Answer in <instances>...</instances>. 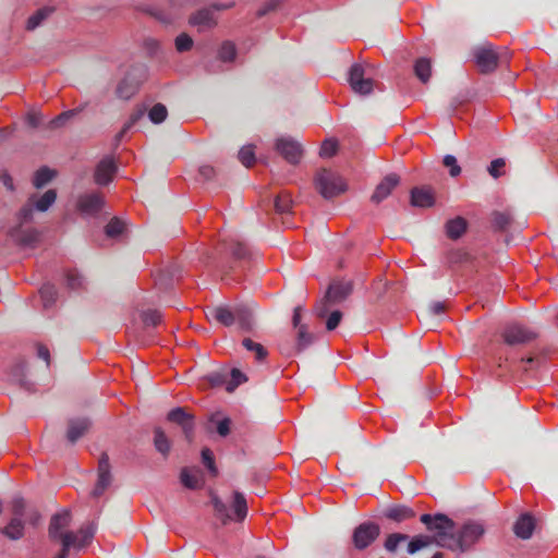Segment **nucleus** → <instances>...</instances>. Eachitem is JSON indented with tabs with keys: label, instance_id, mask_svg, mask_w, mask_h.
Wrapping results in <instances>:
<instances>
[{
	"label": "nucleus",
	"instance_id": "obj_12",
	"mask_svg": "<svg viewBox=\"0 0 558 558\" xmlns=\"http://www.w3.org/2000/svg\"><path fill=\"white\" fill-rule=\"evenodd\" d=\"M233 7V3L229 4H215L211 8H204L195 12L190 17V23L197 26L199 31L213 28L217 24L215 16L216 10H227Z\"/></svg>",
	"mask_w": 558,
	"mask_h": 558
},
{
	"label": "nucleus",
	"instance_id": "obj_7",
	"mask_svg": "<svg viewBox=\"0 0 558 558\" xmlns=\"http://www.w3.org/2000/svg\"><path fill=\"white\" fill-rule=\"evenodd\" d=\"M474 63L477 70L483 74L494 72L499 64V53L490 44L477 46L472 51Z\"/></svg>",
	"mask_w": 558,
	"mask_h": 558
},
{
	"label": "nucleus",
	"instance_id": "obj_49",
	"mask_svg": "<svg viewBox=\"0 0 558 558\" xmlns=\"http://www.w3.org/2000/svg\"><path fill=\"white\" fill-rule=\"evenodd\" d=\"M338 150V142L336 140H325L322 144L319 155L325 158L332 157Z\"/></svg>",
	"mask_w": 558,
	"mask_h": 558
},
{
	"label": "nucleus",
	"instance_id": "obj_43",
	"mask_svg": "<svg viewBox=\"0 0 558 558\" xmlns=\"http://www.w3.org/2000/svg\"><path fill=\"white\" fill-rule=\"evenodd\" d=\"M292 207L291 195L288 192H281L275 198V208L279 214L289 213Z\"/></svg>",
	"mask_w": 558,
	"mask_h": 558
},
{
	"label": "nucleus",
	"instance_id": "obj_20",
	"mask_svg": "<svg viewBox=\"0 0 558 558\" xmlns=\"http://www.w3.org/2000/svg\"><path fill=\"white\" fill-rule=\"evenodd\" d=\"M0 532L11 541H19L24 537L25 522L21 518L12 517L9 523L3 526Z\"/></svg>",
	"mask_w": 558,
	"mask_h": 558
},
{
	"label": "nucleus",
	"instance_id": "obj_14",
	"mask_svg": "<svg viewBox=\"0 0 558 558\" xmlns=\"http://www.w3.org/2000/svg\"><path fill=\"white\" fill-rule=\"evenodd\" d=\"M112 483L111 468L109 463V456L101 453L98 462V478L92 492L96 498L100 497Z\"/></svg>",
	"mask_w": 558,
	"mask_h": 558
},
{
	"label": "nucleus",
	"instance_id": "obj_24",
	"mask_svg": "<svg viewBox=\"0 0 558 558\" xmlns=\"http://www.w3.org/2000/svg\"><path fill=\"white\" fill-rule=\"evenodd\" d=\"M415 515L412 508L407 506H395L386 510L385 517L396 522L409 520Z\"/></svg>",
	"mask_w": 558,
	"mask_h": 558
},
{
	"label": "nucleus",
	"instance_id": "obj_16",
	"mask_svg": "<svg viewBox=\"0 0 558 558\" xmlns=\"http://www.w3.org/2000/svg\"><path fill=\"white\" fill-rule=\"evenodd\" d=\"M77 209L84 215H96L104 206V201L98 193H86L77 198Z\"/></svg>",
	"mask_w": 558,
	"mask_h": 558
},
{
	"label": "nucleus",
	"instance_id": "obj_31",
	"mask_svg": "<svg viewBox=\"0 0 558 558\" xmlns=\"http://www.w3.org/2000/svg\"><path fill=\"white\" fill-rule=\"evenodd\" d=\"M154 445L156 450L165 457L170 452L171 444L160 427H157L154 430Z\"/></svg>",
	"mask_w": 558,
	"mask_h": 558
},
{
	"label": "nucleus",
	"instance_id": "obj_27",
	"mask_svg": "<svg viewBox=\"0 0 558 558\" xmlns=\"http://www.w3.org/2000/svg\"><path fill=\"white\" fill-rule=\"evenodd\" d=\"M54 11L52 7H44L32 14L26 21V29L34 31L47 20Z\"/></svg>",
	"mask_w": 558,
	"mask_h": 558
},
{
	"label": "nucleus",
	"instance_id": "obj_56",
	"mask_svg": "<svg viewBox=\"0 0 558 558\" xmlns=\"http://www.w3.org/2000/svg\"><path fill=\"white\" fill-rule=\"evenodd\" d=\"M66 284L70 289L76 290L83 284V277L75 271H69L66 274Z\"/></svg>",
	"mask_w": 558,
	"mask_h": 558
},
{
	"label": "nucleus",
	"instance_id": "obj_41",
	"mask_svg": "<svg viewBox=\"0 0 558 558\" xmlns=\"http://www.w3.org/2000/svg\"><path fill=\"white\" fill-rule=\"evenodd\" d=\"M119 171L117 161L111 158L107 157L104 158L97 166L95 174H116Z\"/></svg>",
	"mask_w": 558,
	"mask_h": 558
},
{
	"label": "nucleus",
	"instance_id": "obj_11",
	"mask_svg": "<svg viewBox=\"0 0 558 558\" xmlns=\"http://www.w3.org/2000/svg\"><path fill=\"white\" fill-rule=\"evenodd\" d=\"M276 151L289 163L296 165L303 156L302 145L291 136H280L275 141Z\"/></svg>",
	"mask_w": 558,
	"mask_h": 558
},
{
	"label": "nucleus",
	"instance_id": "obj_21",
	"mask_svg": "<svg viewBox=\"0 0 558 558\" xmlns=\"http://www.w3.org/2000/svg\"><path fill=\"white\" fill-rule=\"evenodd\" d=\"M209 319H214L222 326L230 327L235 323V311L232 312L228 307L217 306L207 314Z\"/></svg>",
	"mask_w": 558,
	"mask_h": 558
},
{
	"label": "nucleus",
	"instance_id": "obj_9",
	"mask_svg": "<svg viewBox=\"0 0 558 558\" xmlns=\"http://www.w3.org/2000/svg\"><path fill=\"white\" fill-rule=\"evenodd\" d=\"M315 190L326 199L336 197L344 193L348 189V183L343 177H315Z\"/></svg>",
	"mask_w": 558,
	"mask_h": 558
},
{
	"label": "nucleus",
	"instance_id": "obj_4",
	"mask_svg": "<svg viewBox=\"0 0 558 558\" xmlns=\"http://www.w3.org/2000/svg\"><path fill=\"white\" fill-rule=\"evenodd\" d=\"M352 282L351 281H335L332 282L325 296L318 302L316 305V314L318 317L323 318L328 313V306L330 304H339L343 302L352 292Z\"/></svg>",
	"mask_w": 558,
	"mask_h": 558
},
{
	"label": "nucleus",
	"instance_id": "obj_54",
	"mask_svg": "<svg viewBox=\"0 0 558 558\" xmlns=\"http://www.w3.org/2000/svg\"><path fill=\"white\" fill-rule=\"evenodd\" d=\"M442 163L446 168L449 169V174H460L461 173V167L458 163V160L452 155H446L442 159Z\"/></svg>",
	"mask_w": 558,
	"mask_h": 558
},
{
	"label": "nucleus",
	"instance_id": "obj_38",
	"mask_svg": "<svg viewBox=\"0 0 558 558\" xmlns=\"http://www.w3.org/2000/svg\"><path fill=\"white\" fill-rule=\"evenodd\" d=\"M56 198H57L56 191L48 190L37 201L34 198V206L38 211H46L56 202Z\"/></svg>",
	"mask_w": 558,
	"mask_h": 558
},
{
	"label": "nucleus",
	"instance_id": "obj_40",
	"mask_svg": "<svg viewBox=\"0 0 558 558\" xmlns=\"http://www.w3.org/2000/svg\"><path fill=\"white\" fill-rule=\"evenodd\" d=\"M167 117H168V110H167L166 106L160 102L154 105L148 110V118L155 124L162 123L167 119Z\"/></svg>",
	"mask_w": 558,
	"mask_h": 558
},
{
	"label": "nucleus",
	"instance_id": "obj_26",
	"mask_svg": "<svg viewBox=\"0 0 558 558\" xmlns=\"http://www.w3.org/2000/svg\"><path fill=\"white\" fill-rule=\"evenodd\" d=\"M235 323L243 331H251L255 326L253 313L247 307L235 308Z\"/></svg>",
	"mask_w": 558,
	"mask_h": 558
},
{
	"label": "nucleus",
	"instance_id": "obj_59",
	"mask_svg": "<svg viewBox=\"0 0 558 558\" xmlns=\"http://www.w3.org/2000/svg\"><path fill=\"white\" fill-rule=\"evenodd\" d=\"M278 5L279 0H268L257 10L256 14L258 17L265 16L269 12L275 11Z\"/></svg>",
	"mask_w": 558,
	"mask_h": 558
},
{
	"label": "nucleus",
	"instance_id": "obj_3",
	"mask_svg": "<svg viewBox=\"0 0 558 558\" xmlns=\"http://www.w3.org/2000/svg\"><path fill=\"white\" fill-rule=\"evenodd\" d=\"M211 504L216 518H218L223 524L233 519L242 521L247 514L245 497L239 492H235L233 495L232 512L234 513V517H232L229 508L218 498V496L211 495Z\"/></svg>",
	"mask_w": 558,
	"mask_h": 558
},
{
	"label": "nucleus",
	"instance_id": "obj_22",
	"mask_svg": "<svg viewBox=\"0 0 558 558\" xmlns=\"http://www.w3.org/2000/svg\"><path fill=\"white\" fill-rule=\"evenodd\" d=\"M411 204L417 207H430L434 204V195L430 189L414 187L411 191Z\"/></svg>",
	"mask_w": 558,
	"mask_h": 558
},
{
	"label": "nucleus",
	"instance_id": "obj_18",
	"mask_svg": "<svg viewBox=\"0 0 558 558\" xmlns=\"http://www.w3.org/2000/svg\"><path fill=\"white\" fill-rule=\"evenodd\" d=\"M535 529V519L530 513L521 514L513 525V532L517 537L522 539L531 538Z\"/></svg>",
	"mask_w": 558,
	"mask_h": 558
},
{
	"label": "nucleus",
	"instance_id": "obj_28",
	"mask_svg": "<svg viewBox=\"0 0 558 558\" xmlns=\"http://www.w3.org/2000/svg\"><path fill=\"white\" fill-rule=\"evenodd\" d=\"M10 236L22 245H31L37 240V232L35 230H22L21 226L10 230Z\"/></svg>",
	"mask_w": 558,
	"mask_h": 558
},
{
	"label": "nucleus",
	"instance_id": "obj_50",
	"mask_svg": "<svg viewBox=\"0 0 558 558\" xmlns=\"http://www.w3.org/2000/svg\"><path fill=\"white\" fill-rule=\"evenodd\" d=\"M175 49L179 52H185L192 49L193 47V39L185 33L180 34L175 38Z\"/></svg>",
	"mask_w": 558,
	"mask_h": 558
},
{
	"label": "nucleus",
	"instance_id": "obj_52",
	"mask_svg": "<svg viewBox=\"0 0 558 558\" xmlns=\"http://www.w3.org/2000/svg\"><path fill=\"white\" fill-rule=\"evenodd\" d=\"M202 460H203V463L205 464V466L209 470V472L214 476H216L218 471H217V468L215 465V460H214L213 452L208 448H204L202 450Z\"/></svg>",
	"mask_w": 558,
	"mask_h": 558
},
{
	"label": "nucleus",
	"instance_id": "obj_63",
	"mask_svg": "<svg viewBox=\"0 0 558 558\" xmlns=\"http://www.w3.org/2000/svg\"><path fill=\"white\" fill-rule=\"evenodd\" d=\"M27 123L28 125H31L32 128H37L40 125L41 123V117L39 113H36V112H32V113H28L27 114Z\"/></svg>",
	"mask_w": 558,
	"mask_h": 558
},
{
	"label": "nucleus",
	"instance_id": "obj_60",
	"mask_svg": "<svg viewBox=\"0 0 558 558\" xmlns=\"http://www.w3.org/2000/svg\"><path fill=\"white\" fill-rule=\"evenodd\" d=\"M232 255L236 259H244L248 256V251L244 244L236 242L231 247Z\"/></svg>",
	"mask_w": 558,
	"mask_h": 558
},
{
	"label": "nucleus",
	"instance_id": "obj_30",
	"mask_svg": "<svg viewBox=\"0 0 558 558\" xmlns=\"http://www.w3.org/2000/svg\"><path fill=\"white\" fill-rule=\"evenodd\" d=\"M414 73L422 83H427L432 74V63L427 58H420L414 64Z\"/></svg>",
	"mask_w": 558,
	"mask_h": 558
},
{
	"label": "nucleus",
	"instance_id": "obj_6",
	"mask_svg": "<svg viewBox=\"0 0 558 558\" xmlns=\"http://www.w3.org/2000/svg\"><path fill=\"white\" fill-rule=\"evenodd\" d=\"M146 80V70L144 66L132 68L126 75L119 82L116 94L121 99H130L136 94L143 82Z\"/></svg>",
	"mask_w": 558,
	"mask_h": 558
},
{
	"label": "nucleus",
	"instance_id": "obj_61",
	"mask_svg": "<svg viewBox=\"0 0 558 558\" xmlns=\"http://www.w3.org/2000/svg\"><path fill=\"white\" fill-rule=\"evenodd\" d=\"M230 425H231V421L228 417L219 421L218 424H217V433L221 437L228 436L229 433H230Z\"/></svg>",
	"mask_w": 558,
	"mask_h": 558
},
{
	"label": "nucleus",
	"instance_id": "obj_32",
	"mask_svg": "<svg viewBox=\"0 0 558 558\" xmlns=\"http://www.w3.org/2000/svg\"><path fill=\"white\" fill-rule=\"evenodd\" d=\"M492 226L497 231L506 230L511 223V215L508 211L495 210L490 216Z\"/></svg>",
	"mask_w": 558,
	"mask_h": 558
},
{
	"label": "nucleus",
	"instance_id": "obj_17",
	"mask_svg": "<svg viewBox=\"0 0 558 558\" xmlns=\"http://www.w3.org/2000/svg\"><path fill=\"white\" fill-rule=\"evenodd\" d=\"M90 421L87 417L71 418L68 422L66 439L71 444H75L90 428Z\"/></svg>",
	"mask_w": 558,
	"mask_h": 558
},
{
	"label": "nucleus",
	"instance_id": "obj_34",
	"mask_svg": "<svg viewBox=\"0 0 558 558\" xmlns=\"http://www.w3.org/2000/svg\"><path fill=\"white\" fill-rule=\"evenodd\" d=\"M87 107V104H84L77 108L64 111L57 116L54 119H52L49 122L50 129H57L62 126L69 119L75 117L76 114L81 113L85 108Z\"/></svg>",
	"mask_w": 558,
	"mask_h": 558
},
{
	"label": "nucleus",
	"instance_id": "obj_53",
	"mask_svg": "<svg viewBox=\"0 0 558 558\" xmlns=\"http://www.w3.org/2000/svg\"><path fill=\"white\" fill-rule=\"evenodd\" d=\"M229 373L227 371H217L208 375V380L213 386L226 385L228 383Z\"/></svg>",
	"mask_w": 558,
	"mask_h": 558
},
{
	"label": "nucleus",
	"instance_id": "obj_1",
	"mask_svg": "<svg viewBox=\"0 0 558 558\" xmlns=\"http://www.w3.org/2000/svg\"><path fill=\"white\" fill-rule=\"evenodd\" d=\"M420 520L430 533L427 536L430 538L432 544L449 550L457 546L453 539L456 523L449 517L442 513L435 515L424 513Z\"/></svg>",
	"mask_w": 558,
	"mask_h": 558
},
{
	"label": "nucleus",
	"instance_id": "obj_13",
	"mask_svg": "<svg viewBox=\"0 0 558 558\" xmlns=\"http://www.w3.org/2000/svg\"><path fill=\"white\" fill-rule=\"evenodd\" d=\"M348 81L352 90L356 94L368 95L373 92L374 81L365 77V70L361 64L351 66Z\"/></svg>",
	"mask_w": 558,
	"mask_h": 558
},
{
	"label": "nucleus",
	"instance_id": "obj_10",
	"mask_svg": "<svg viewBox=\"0 0 558 558\" xmlns=\"http://www.w3.org/2000/svg\"><path fill=\"white\" fill-rule=\"evenodd\" d=\"M380 535V527L375 522H363L357 525L352 535V542L356 549L363 550L372 545Z\"/></svg>",
	"mask_w": 558,
	"mask_h": 558
},
{
	"label": "nucleus",
	"instance_id": "obj_44",
	"mask_svg": "<svg viewBox=\"0 0 558 558\" xmlns=\"http://www.w3.org/2000/svg\"><path fill=\"white\" fill-rule=\"evenodd\" d=\"M235 56L236 48L231 41H225L218 51V58L222 62H232L235 59Z\"/></svg>",
	"mask_w": 558,
	"mask_h": 558
},
{
	"label": "nucleus",
	"instance_id": "obj_33",
	"mask_svg": "<svg viewBox=\"0 0 558 558\" xmlns=\"http://www.w3.org/2000/svg\"><path fill=\"white\" fill-rule=\"evenodd\" d=\"M242 345L247 350L254 353L255 360L257 362H263L268 355V351L265 347L258 342L253 341L251 338H244L242 340Z\"/></svg>",
	"mask_w": 558,
	"mask_h": 558
},
{
	"label": "nucleus",
	"instance_id": "obj_51",
	"mask_svg": "<svg viewBox=\"0 0 558 558\" xmlns=\"http://www.w3.org/2000/svg\"><path fill=\"white\" fill-rule=\"evenodd\" d=\"M34 207V196H32L29 197L27 204L24 205L19 211V219L21 221V225L32 220Z\"/></svg>",
	"mask_w": 558,
	"mask_h": 558
},
{
	"label": "nucleus",
	"instance_id": "obj_25",
	"mask_svg": "<svg viewBox=\"0 0 558 558\" xmlns=\"http://www.w3.org/2000/svg\"><path fill=\"white\" fill-rule=\"evenodd\" d=\"M72 536L73 542L71 548L80 550L90 543L94 536V530L92 526L82 527L76 533L72 532Z\"/></svg>",
	"mask_w": 558,
	"mask_h": 558
},
{
	"label": "nucleus",
	"instance_id": "obj_62",
	"mask_svg": "<svg viewBox=\"0 0 558 558\" xmlns=\"http://www.w3.org/2000/svg\"><path fill=\"white\" fill-rule=\"evenodd\" d=\"M37 355L46 362L47 366L50 364V353L47 347L39 344L37 348Z\"/></svg>",
	"mask_w": 558,
	"mask_h": 558
},
{
	"label": "nucleus",
	"instance_id": "obj_2",
	"mask_svg": "<svg viewBox=\"0 0 558 558\" xmlns=\"http://www.w3.org/2000/svg\"><path fill=\"white\" fill-rule=\"evenodd\" d=\"M71 513L64 510L51 517L48 527V536L52 542L61 544V550L54 558H68L73 542L71 531H64L70 526Z\"/></svg>",
	"mask_w": 558,
	"mask_h": 558
},
{
	"label": "nucleus",
	"instance_id": "obj_37",
	"mask_svg": "<svg viewBox=\"0 0 558 558\" xmlns=\"http://www.w3.org/2000/svg\"><path fill=\"white\" fill-rule=\"evenodd\" d=\"M147 112V107L145 105H138L130 114L129 120L125 122L124 126L121 130L120 136L126 133L132 126H134Z\"/></svg>",
	"mask_w": 558,
	"mask_h": 558
},
{
	"label": "nucleus",
	"instance_id": "obj_47",
	"mask_svg": "<svg viewBox=\"0 0 558 558\" xmlns=\"http://www.w3.org/2000/svg\"><path fill=\"white\" fill-rule=\"evenodd\" d=\"M239 160L246 168H250L255 162V150L253 145H245L239 151Z\"/></svg>",
	"mask_w": 558,
	"mask_h": 558
},
{
	"label": "nucleus",
	"instance_id": "obj_35",
	"mask_svg": "<svg viewBox=\"0 0 558 558\" xmlns=\"http://www.w3.org/2000/svg\"><path fill=\"white\" fill-rule=\"evenodd\" d=\"M247 381V377L239 368H232L229 373L226 390L233 392L241 384Z\"/></svg>",
	"mask_w": 558,
	"mask_h": 558
},
{
	"label": "nucleus",
	"instance_id": "obj_42",
	"mask_svg": "<svg viewBox=\"0 0 558 558\" xmlns=\"http://www.w3.org/2000/svg\"><path fill=\"white\" fill-rule=\"evenodd\" d=\"M432 545L430 538L427 535H416L408 544V553L413 555L418 550Z\"/></svg>",
	"mask_w": 558,
	"mask_h": 558
},
{
	"label": "nucleus",
	"instance_id": "obj_19",
	"mask_svg": "<svg viewBox=\"0 0 558 558\" xmlns=\"http://www.w3.org/2000/svg\"><path fill=\"white\" fill-rule=\"evenodd\" d=\"M399 184L398 177H386L375 189L371 196V201L375 204H379L387 198L391 191Z\"/></svg>",
	"mask_w": 558,
	"mask_h": 558
},
{
	"label": "nucleus",
	"instance_id": "obj_45",
	"mask_svg": "<svg viewBox=\"0 0 558 558\" xmlns=\"http://www.w3.org/2000/svg\"><path fill=\"white\" fill-rule=\"evenodd\" d=\"M39 293L45 307L51 305L56 301L57 289L51 283L43 284V287L39 290Z\"/></svg>",
	"mask_w": 558,
	"mask_h": 558
},
{
	"label": "nucleus",
	"instance_id": "obj_5",
	"mask_svg": "<svg viewBox=\"0 0 558 558\" xmlns=\"http://www.w3.org/2000/svg\"><path fill=\"white\" fill-rule=\"evenodd\" d=\"M485 529L482 523L476 521L465 522L459 530H454L453 539L457 546L452 551H465L476 544L484 535Z\"/></svg>",
	"mask_w": 558,
	"mask_h": 558
},
{
	"label": "nucleus",
	"instance_id": "obj_39",
	"mask_svg": "<svg viewBox=\"0 0 558 558\" xmlns=\"http://www.w3.org/2000/svg\"><path fill=\"white\" fill-rule=\"evenodd\" d=\"M161 313L157 310H147L141 313V319L145 328L156 327L161 323Z\"/></svg>",
	"mask_w": 558,
	"mask_h": 558
},
{
	"label": "nucleus",
	"instance_id": "obj_46",
	"mask_svg": "<svg viewBox=\"0 0 558 558\" xmlns=\"http://www.w3.org/2000/svg\"><path fill=\"white\" fill-rule=\"evenodd\" d=\"M408 538L409 536L402 533L389 534L385 541L384 547L387 551L395 553L398 548V545L402 542H405Z\"/></svg>",
	"mask_w": 558,
	"mask_h": 558
},
{
	"label": "nucleus",
	"instance_id": "obj_36",
	"mask_svg": "<svg viewBox=\"0 0 558 558\" xmlns=\"http://www.w3.org/2000/svg\"><path fill=\"white\" fill-rule=\"evenodd\" d=\"M181 483L190 489H196L201 486L198 472H193L187 468L182 469L180 474Z\"/></svg>",
	"mask_w": 558,
	"mask_h": 558
},
{
	"label": "nucleus",
	"instance_id": "obj_48",
	"mask_svg": "<svg viewBox=\"0 0 558 558\" xmlns=\"http://www.w3.org/2000/svg\"><path fill=\"white\" fill-rule=\"evenodd\" d=\"M124 230V223L118 218H113L109 221V223L106 226V234L109 238L117 236L121 234Z\"/></svg>",
	"mask_w": 558,
	"mask_h": 558
},
{
	"label": "nucleus",
	"instance_id": "obj_23",
	"mask_svg": "<svg viewBox=\"0 0 558 558\" xmlns=\"http://www.w3.org/2000/svg\"><path fill=\"white\" fill-rule=\"evenodd\" d=\"M468 222L462 217L450 219L446 223V234L451 240L459 239L466 231Z\"/></svg>",
	"mask_w": 558,
	"mask_h": 558
},
{
	"label": "nucleus",
	"instance_id": "obj_15",
	"mask_svg": "<svg viewBox=\"0 0 558 558\" xmlns=\"http://www.w3.org/2000/svg\"><path fill=\"white\" fill-rule=\"evenodd\" d=\"M168 421L181 426L185 438L192 441L194 434V416L193 414L185 411L184 408H175L171 410L167 415Z\"/></svg>",
	"mask_w": 558,
	"mask_h": 558
},
{
	"label": "nucleus",
	"instance_id": "obj_55",
	"mask_svg": "<svg viewBox=\"0 0 558 558\" xmlns=\"http://www.w3.org/2000/svg\"><path fill=\"white\" fill-rule=\"evenodd\" d=\"M507 166L506 158H496L487 167L488 174H499L500 171H505Z\"/></svg>",
	"mask_w": 558,
	"mask_h": 558
},
{
	"label": "nucleus",
	"instance_id": "obj_64",
	"mask_svg": "<svg viewBox=\"0 0 558 558\" xmlns=\"http://www.w3.org/2000/svg\"><path fill=\"white\" fill-rule=\"evenodd\" d=\"M446 306L442 302H434L429 306V312L434 315H440L445 312Z\"/></svg>",
	"mask_w": 558,
	"mask_h": 558
},
{
	"label": "nucleus",
	"instance_id": "obj_29",
	"mask_svg": "<svg viewBox=\"0 0 558 558\" xmlns=\"http://www.w3.org/2000/svg\"><path fill=\"white\" fill-rule=\"evenodd\" d=\"M296 331V344L293 349L296 353L302 352L304 349H306L308 345L313 343L314 336L308 331L307 326H300L299 328H295Z\"/></svg>",
	"mask_w": 558,
	"mask_h": 558
},
{
	"label": "nucleus",
	"instance_id": "obj_58",
	"mask_svg": "<svg viewBox=\"0 0 558 558\" xmlns=\"http://www.w3.org/2000/svg\"><path fill=\"white\" fill-rule=\"evenodd\" d=\"M25 510V501L23 498H14L12 501V517L23 518Z\"/></svg>",
	"mask_w": 558,
	"mask_h": 558
},
{
	"label": "nucleus",
	"instance_id": "obj_57",
	"mask_svg": "<svg viewBox=\"0 0 558 558\" xmlns=\"http://www.w3.org/2000/svg\"><path fill=\"white\" fill-rule=\"evenodd\" d=\"M342 319V313L340 311H333L330 313L326 320V329L331 331L335 330Z\"/></svg>",
	"mask_w": 558,
	"mask_h": 558
},
{
	"label": "nucleus",
	"instance_id": "obj_8",
	"mask_svg": "<svg viewBox=\"0 0 558 558\" xmlns=\"http://www.w3.org/2000/svg\"><path fill=\"white\" fill-rule=\"evenodd\" d=\"M538 333L521 324L511 323L504 327L501 337L504 342L508 345H524L537 338Z\"/></svg>",
	"mask_w": 558,
	"mask_h": 558
}]
</instances>
